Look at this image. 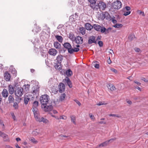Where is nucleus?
Returning a JSON list of instances; mask_svg holds the SVG:
<instances>
[{
  "label": "nucleus",
  "mask_w": 148,
  "mask_h": 148,
  "mask_svg": "<svg viewBox=\"0 0 148 148\" xmlns=\"http://www.w3.org/2000/svg\"><path fill=\"white\" fill-rule=\"evenodd\" d=\"M64 47L67 49L68 52L70 54H72L74 52H78L79 49L78 48H75L74 45H73L72 48L71 45L69 42H65L63 44Z\"/></svg>",
  "instance_id": "1"
},
{
  "label": "nucleus",
  "mask_w": 148,
  "mask_h": 148,
  "mask_svg": "<svg viewBox=\"0 0 148 148\" xmlns=\"http://www.w3.org/2000/svg\"><path fill=\"white\" fill-rule=\"evenodd\" d=\"M50 100L49 96L46 94L42 95L40 98V100L41 105L47 104Z\"/></svg>",
  "instance_id": "2"
},
{
  "label": "nucleus",
  "mask_w": 148,
  "mask_h": 148,
  "mask_svg": "<svg viewBox=\"0 0 148 148\" xmlns=\"http://www.w3.org/2000/svg\"><path fill=\"white\" fill-rule=\"evenodd\" d=\"M106 7V5L105 3L103 1H100L99 3H97L96 5H95L94 10H97L99 9L100 10H104Z\"/></svg>",
  "instance_id": "3"
},
{
  "label": "nucleus",
  "mask_w": 148,
  "mask_h": 148,
  "mask_svg": "<svg viewBox=\"0 0 148 148\" xmlns=\"http://www.w3.org/2000/svg\"><path fill=\"white\" fill-rule=\"evenodd\" d=\"M121 2L118 0L114 1L112 3V7L113 8L119 10L121 7Z\"/></svg>",
  "instance_id": "4"
},
{
  "label": "nucleus",
  "mask_w": 148,
  "mask_h": 148,
  "mask_svg": "<svg viewBox=\"0 0 148 148\" xmlns=\"http://www.w3.org/2000/svg\"><path fill=\"white\" fill-rule=\"evenodd\" d=\"M23 88L21 87H18L15 91V95L18 97H21L23 94Z\"/></svg>",
  "instance_id": "5"
},
{
  "label": "nucleus",
  "mask_w": 148,
  "mask_h": 148,
  "mask_svg": "<svg viewBox=\"0 0 148 148\" xmlns=\"http://www.w3.org/2000/svg\"><path fill=\"white\" fill-rule=\"evenodd\" d=\"M41 108L42 110L45 112L51 111L53 109V106L51 105H47V104L41 105Z\"/></svg>",
  "instance_id": "6"
},
{
  "label": "nucleus",
  "mask_w": 148,
  "mask_h": 148,
  "mask_svg": "<svg viewBox=\"0 0 148 148\" xmlns=\"http://www.w3.org/2000/svg\"><path fill=\"white\" fill-rule=\"evenodd\" d=\"M32 110L34 114V118L37 121L40 117V116L39 111L38 108H32Z\"/></svg>",
  "instance_id": "7"
},
{
  "label": "nucleus",
  "mask_w": 148,
  "mask_h": 148,
  "mask_svg": "<svg viewBox=\"0 0 148 148\" xmlns=\"http://www.w3.org/2000/svg\"><path fill=\"white\" fill-rule=\"evenodd\" d=\"M112 29V28L110 27L106 29L105 27L102 26V27L101 33H104L105 34H107L111 31Z\"/></svg>",
  "instance_id": "8"
},
{
  "label": "nucleus",
  "mask_w": 148,
  "mask_h": 148,
  "mask_svg": "<svg viewBox=\"0 0 148 148\" xmlns=\"http://www.w3.org/2000/svg\"><path fill=\"white\" fill-rule=\"evenodd\" d=\"M0 136L3 138L5 141H10L8 135L1 131H0Z\"/></svg>",
  "instance_id": "9"
},
{
  "label": "nucleus",
  "mask_w": 148,
  "mask_h": 148,
  "mask_svg": "<svg viewBox=\"0 0 148 148\" xmlns=\"http://www.w3.org/2000/svg\"><path fill=\"white\" fill-rule=\"evenodd\" d=\"M75 42L78 44H81L83 43V39L82 37L79 36H78L76 37V38L75 40Z\"/></svg>",
  "instance_id": "10"
},
{
  "label": "nucleus",
  "mask_w": 148,
  "mask_h": 148,
  "mask_svg": "<svg viewBox=\"0 0 148 148\" xmlns=\"http://www.w3.org/2000/svg\"><path fill=\"white\" fill-rule=\"evenodd\" d=\"M89 44H91L92 43H97L96 40V37L95 36H90L89 38L88 42Z\"/></svg>",
  "instance_id": "11"
},
{
  "label": "nucleus",
  "mask_w": 148,
  "mask_h": 148,
  "mask_svg": "<svg viewBox=\"0 0 148 148\" xmlns=\"http://www.w3.org/2000/svg\"><path fill=\"white\" fill-rule=\"evenodd\" d=\"M59 91L60 93L64 92L65 88V86L64 84L60 83L58 85Z\"/></svg>",
  "instance_id": "12"
},
{
  "label": "nucleus",
  "mask_w": 148,
  "mask_h": 148,
  "mask_svg": "<svg viewBox=\"0 0 148 148\" xmlns=\"http://www.w3.org/2000/svg\"><path fill=\"white\" fill-rule=\"evenodd\" d=\"M48 52L50 55L55 56L57 53L58 51L55 49L51 48L49 50Z\"/></svg>",
  "instance_id": "13"
},
{
  "label": "nucleus",
  "mask_w": 148,
  "mask_h": 148,
  "mask_svg": "<svg viewBox=\"0 0 148 148\" xmlns=\"http://www.w3.org/2000/svg\"><path fill=\"white\" fill-rule=\"evenodd\" d=\"M4 76L5 79L7 81H9L10 80L11 76L8 72H6L4 73Z\"/></svg>",
  "instance_id": "14"
},
{
  "label": "nucleus",
  "mask_w": 148,
  "mask_h": 148,
  "mask_svg": "<svg viewBox=\"0 0 148 148\" xmlns=\"http://www.w3.org/2000/svg\"><path fill=\"white\" fill-rule=\"evenodd\" d=\"M37 121L39 122H43L45 123H48L49 122V121L47 119L43 118V117L42 116H40Z\"/></svg>",
  "instance_id": "15"
},
{
  "label": "nucleus",
  "mask_w": 148,
  "mask_h": 148,
  "mask_svg": "<svg viewBox=\"0 0 148 148\" xmlns=\"http://www.w3.org/2000/svg\"><path fill=\"white\" fill-rule=\"evenodd\" d=\"M90 3V6L94 10L97 4L96 3L97 0H88Z\"/></svg>",
  "instance_id": "16"
},
{
  "label": "nucleus",
  "mask_w": 148,
  "mask_h": 148,
  "mask_svg": "<svg viewBox=\"0 0 148 148\" xmlns=\"http://www.w3.org/2000/svg\"><path fill=\"white\" fill-rule=\"evenodd\" d=\"M64 80V82L67 84L68 85L70 88H71L72 87V83L68 77H66Z\"/></svg>",
  "instance_id": "17"
},
{
  "label": "nucleus",
  "mask_w": 148,
  "mask_h": 148,
  "mask_svg": "<svg viewBox=\"0 0 148 148\" xmlns=\"http://www.w3.org/2000/svg\"><path fill=\"white\" fill-rule=\"evenodd\" d=\"M93 27L95 30L97 31H100L101 32L102 27L100 25L95 24L93 25Z\"/></svg>",
  "instance_id": "18"
},
{
  "label": "nucleus",
  "mask_w": 148,
  "mask_h": 148,
  "mask_svg": "<svg viewBox=\"0 0 148 148\" xmlns=\"http://www.w3.org/2000/svg\"><path fill=\"white\" fill-rule=\"evenodd\" d=\"M63 60V57L61 55H59L56 58V62L57 63H61Z\"/></svg>",
  "instance_id": "19"
},
{
  "label": "nucleus",
  "mask_w": 148,
  "mask_h": 148,
  "mask_svg": "<svg viewBox=\"0 0 148 148\" xmlns=\"http://www.w3.org/2000/svg\"><path fill=\"white\" fill-rule=\"evenodd\" d=\"M8 91L10 94L12 95L14 91V87L11 85H9L8 87Z\"/></svg>",
  "instance_id": "20"
},
{
  "label": "nucleus",
  "mask_w": 148,
  "mask_h": 148,
  "mask_svg": "<svg viewBox=\"0 0 148 148\" xmlns=\"http://www.w3.org/2000/svg\"><path fill=\"white\" fill-rule=\"evenodd\" d=\"M114 140V139H110V140H108V141H106L99 145H98V147H105L108 144V143L109 142H110L112 140Z\"/></svg>",
  "instance_id": "21"
},
{
  "label": "nucleus",
  "mask_w": 148,
  "mask_h": 148,
  "mask_svg": "<svg viewBox=\"0 0 148 148\" xmlns=\"http://www.w3.org/2000/svg\"><path fill=\"white\" fill-rule=\"evenodd\" d=\"M54 66L56 69L58 70H60L62 68L61 63H57L56 62V63H55Z\"/></svg>",
  "instance_id": "22"
},
{
  "label": "nucleus",
  "mask_w": 148,
  "mask_h": 148,
  "mask_svg": "<svg viewBox=\"0 0 148 148\" xmlns=\"http://www.w3.org/2000/svg\"><path fill=\"white\" fill-rule=\"evenodd\" d=\"M53 45L54 47L57 49H59L61 48V44L58 42H54Z\"/></svg>",
  "instance_id": "23"
},
{
  "label": "nucleus",
  "mask_w": 148,
  "mask_h": 148,
  "mask_svg": "<svg viewBox=\"0 0 148 148\" xmlns=\"http://www.w3.org/2000/svg\"><path fill=\"white\" fill-rule=\"evenodd\" d=\"M39 87L36 86V88L34 87L33 88V94H38L39 92Z\"/></svg>",
  "instance_id": "24"
},
{
  "label": "nucleus",
  "mask_w": 148,
  "mask_h": 148,
  "mask_svg": "<svg viewBox=\"0 0 148 148\" xmlns=\"http://www.w3.org/2000/svg\"><path fill=\"white\" fill-rule=\"evenodd\" d=\"M78 16L77 15V14L75 13L74 15H73L70 16L69 17V19L72 21H75V20H76Z\"/></svg>",
  "instance_id": "25"
},
{
  "label": "nucleus",
  "mask_w": 148,
  "mask_h": 148,
  "mask_svg": "<svg viewBox=\"0 0 148 148\" xmlns=\"http://www.w3.org/2000/svg\"><path fill=\"white\" fill-rule=\"evenodd\" d=\"M85 27L87 30H90L93 28V26L89 23H87L85 25Z\"/></svg>",
  "instance_id": "26"
},
{
  "label": "nucleus",
  "mask_w": 148,
  "mask_h": 148,
  "mask_svg": "<svg viewBox=\"0 0 148 148\" xmlns=\"http://www.w3.org/2000/svg\"><path fill=\"white\" fill-rule=\"evenodd\" d=\"M2 94L3 96L4 97H6L8 95V90L5 89L3 90Z\"/></svg>",
  "instance_id": "27"
},
{
  "label": "nucleus",
  "mask_w": 148,
  "mask_h": 148,
  "mask_svg": "<svg viewBox=\"0 0 148 148\" xmlns=\"http://www.w3.org/2000/svg\"><path fill=\"white\" fill-rule=\"evenodd\" d=\"M69 38L73 42L75 41L76 38L74 35L71 33L69 34Z\"/></svg>",
  "instance_id": "28"
},
{
  "label": "nucleus",
  "mask_w": 148,
  "mask_h": 148,
  "mask_svg": "<svg viewBox=\"0 0 148 148\" xmlns=\"http://www.w3.org/2000/svg\"><path fill=\"white\" fill-rule=\"evenodd\" d=\"M30 99V96L26 95L25 96L24 99V103L25 104H27Z\"/></svg>",
  "instance_id": "29"
},
{
  "label": "nucleus",
  "mask_w": 148,
  "mask_h": 148,
  "mask_svg": "<svg viewBox=\"0 0 148 148\" xmlns=\"http://www.w3.org/2000/svg\"><path fill=\"white\" fill-rule=\"evenodd\" d=\"M55 38L60 42L62 43L63 40V38L62 36H59L56 35L55 36Z\"/></svg>",
  "instance_id": "30"
},
{
  "label": "nucleus",
  "mask_w": 148,
  "mask_h": 148,
  "mask_svg": "<svg viewBox=\"0 0 148 148\" xmlns=\"http://www.w3.org/2000/svg\"><path fill=\"white\" fill-rule=\"evenodd\" d=\"M108 88L112 91L116 89V88L113 85L111 84H108L107 85Z\"/></svg>",
  "instance_id": "31"
},
{
  "label": "nucleus",
  "mask_w": 148,
  "mask_h": 148,
  "mask_svg": "<svg viewBox=\"0 0 148 148\" xmlns=\"http://www.w3.org/2000/svg\"><path fill=\"white\" fill-rule=\"evenodd\" d=\"M32 134L34 136H36L39 135L40 134L39 130L37 129L36 130L32 131Z\"/></svg>",
  "instance_id": "32"
},
{
  "label": "nucleus",
  "mask_w": 148,
  "mask_h": 148,
  "mask_svg": "<svg viewBox=\"0 0 148 148\" xmlns=\"http://www.w3.org/2000/svg\"><path fill=\"white\" fill-rule=\"evenodd\" d=\"M8 99L9 103H11L14 102V99L12 95H10L8 97Z\"/></svg>",
  "instance_id": "33"
},
{
  "label": "nucleus",
  "mask_w": 148,
  "mask_h": 148,
  "mask_svg": "<svg viewBox=\"0 0 148 148\" xmlns=\"http://www.w3.org/2000/svg\"><path fill=\"white\" fill-rule=\"evenodd\" d=\"M41 30V28L39 27H36L32 30V32H34V34L37 33L38 32Z\"/></svg>",
  "instance_id": "34"
},
{
  "label": "nucleus",
  "mask_w": 148,
  "mask_h": 148,
  "mask_svg": "<svg viewBox=\"0 0 148 148\" xmlns=\"http://www.w3.org/2000/svg\"><path fill=\"white\" fill-rule=\"evenodd\" d=\"M38 102L37 101H34L33 104L32 108H37L38 106Z\"/></svg>",
  "instance_id": "35"
},
{
  "label": "nucleus",
  "mask_w": 148,
  "mask_h": 148,
  "mask_svg": "<svg viewBox=\"0 0 148 148\" xmlns=\"http://www.w3.org/2000/svg\"><path fill=\"white\" fill-rule=\"evenodd\" d=\"M66 74L67 76H70L72 74V72L70 69H69L66 71Z\"/></svg>",
  "instance_id": "36"
},
{
  "label": "nucleus",
  "mask_w": 148,
  "mask_h": 148,
  "mask_svg": "<svg viewBox=\"0 0 148 148\" xmlns=\"http://www.w3.org/2000/svg\"><path fill=\"white\" fill-rule=\"evenodd\" d=\"M80 32L82 35H84L85 33V29L83 27H81L79 28Z\"/></svg>",
  "instance_id": "37"
},
{
  "label": "nucleus",
  "mask_w": 148,
  "mask_h": 148,
  "mask_svg": "<svg viewBox=\"0 0 148 148\" xmlns=\"http://www.w3.org/2000/svg\"><path fill=\"white\" fill-rule=\"evenodd\" d=\"M123 25L121 24H116L115 25L113 26V27L116 28H119L122 27H123Z\"/></svg>",
  "instance_id": "38"
},
{
  "label": "nucleus",
  "mask_w": 148,
  "mask_h": 148,
  "mask_svg": "<svg viewBox=\"0 0 148 148\" xmlns=\"http://www.w3.org/2000/svg\"><path fill=\"white\" fill-rule=\"evenodd\" d=\"M66 97V95L65 93H63L61 95L60 97V98L59 99V100L61 101H62L63 100L64 98H65Z\"/></svg>",
  "instance_id": "39"
},
{
  "label": "nucleus",
  "mask_w": 148,
  "mask_h": 148,
  "mask_svg": "<svg viewBox=\"0 0 148 148\" xmlns=\"http://www.w3.org/2000/svg\"><path fill=\"white\" fill-rule=\"evenodd\" d=\"M13 107L15 110H17L18 108V104L16 102L14 103Z\"/></svg>",
  "instance_id": "40"
},
{
  "label": "nucleus",
  "mask_w": 148,
  "mask_h": 148,
  "mask_svg": "<svg viewBox=\"0 0 148 148\" xmlns=\"http://www.w3.org/2000/svg\"><path fill=\"white\" fill-rule=\"evenodd\" d=\"M108 14L107 12H104L103 13V17H102L103 19H104L105 18L108 17Z\"/></svg>",
  "instance_id": "41"
},
{
  "label": "nucleus",
  "mask_w": 148,
  "mask_h": 148,
  "mask_svg": "<svg viewBox=\"0 0 148 148\" xmlns=\"http://www.w3.org/2000/svg\"><path fill=\"white\" fill-rule=\"evenodd\" d=\"M30 140L32 143L34 144H36L38 143V141L33 137Z\"/></svg>",
  "instance_id": "42"
},
{
  "label": "nucleus",
  "mask_w": 148,
  "mask_h": 148,
  "mask_svg": "<svg viewBox=\"0 0 148 148\" xmlns=\"http://www.w3.org/2000/svg\"><path fill=\"white\" fill-rule=\"evenodd\" d=\"M124 12V14H123V15L125 16H127L129 14H130L131 13V12L130 11H126L125 10H123Z\"/></svg>",
  "instance_id": "43"
},
{
  "label": "nucleus",
  "mask_w": 148,
  "mask_h": 148,
  "mask_svg": "<svg viewBox=\"0 0 148 148\" xmlns=\"http://www.w3.org/2000/svg\"><path fill=\"white\" fill-rule=\"evenodd\" d=\"M134 38H135V36L133 34H130L128 37L129 39L132 40H133Z\"/></svg>",
  "instance_id": "44"
},
{
  "label": "nucleus",
  "mask_w": 148,
  "mask_h": 148,
  "mask_svg": "<svg viewBox=\"0 0 148 148\" xmlns=\"http://www.w3.org/2000/svg\"><path fill=\"white\" fill-rule=\"evenodd\" d=\"M71 121L75 124V118L74 116H72L71 117Z\"/></svg>",
  "instance_id": "45"
},
{
  "label": "nucleus",
  "mask_w": 148,
  "mask_h": 148,
  "mask_svg": "<svg viewBox=\"0 0 148 148\" xmlns=\"http://www.w3.org/2000/svg\"><path fill=\"white\" fill-rule=\"evenodd\" d=\"M107 103H105L104 101L100 102L97 103V105L98 106H101L103 105L107 104Z\"/></svg>",
  "instance_id": "46"
},
{
  "label": "nucleus",
  "mask_w": 148,
  "mask_h": 148,
  "mask_svg": "<svg viewBox=\"0 0 148 148\" xmlns=\"http://www.w3.org/2000/svg\"><path fill=\"white\" fill-rule=\"evenodd\" d=\"M89 115L90 119L93 121H95V118L93 115L92 114H89Z\"/></svg>",
  "instance_id": "47"
},
{
  "label": "nucleus",
  "mask_w": 148,
  "mask_h": 148,
  "mask_svg": "<svg viewBox=\"0 0 148 148\" xmlns=\"http://www.w3.org/2000/svg\"><path fill=\"white\" fill-rule=\"evenodd\" d=\"M10 114L13 120L14 121H16V118L14 113L12 112Z\"/></svg>",
  "instance_id": "48"
},
{
  "label": "nucleus",
  "mask_w": 148,
  "mask_h": 148,
  "mask_svg": "<svg viewBox=\"0 0 148 148\" xmlns=\"http://www.w3.org/2000/svg\"><path fill=\"white\" fill-rule=\"evenodd\" d=\"M110 116H112L113 117H116L118 118H120L121 117L120 115H116L115 114H110L109 115Z\"/></svg>",
  "instance_id": "49"
},
{
  "label": "nucleus",
  "mask_w": 148,
  "mask_h": 148,
  "mask_svg": "<svg viewBox=\"0 0 148 148\" xmlns=\"http://www.w3.org/2000/svg\"><path fill=\"white\" fill-rule=\"evenodd\" d=\"M131 10L129 6H126L125 8L123 9V10L127 11H130Z\"/></svg>",
  "instance_id": "50"
},
{
  "label": "nucleus",
  "mask_w": 148,
  "mask_h": 148,
  "mask_svg": "<svg viewBox=\"0 0 148 148\" xmlns=\"http://www.w3.org/2000/svg\"><path fill=\"white\" fill-rule=\"evenodd\" d=\"M59 119H63L64 120H66L67 119L66 116H64L62 115L60 116V118H59Z\"/></svg>",
  "instance_id": "51"
},
{
  "label": "nucleus",
  "mask_w": 148,
  "mask_h": 148,
  "mask_svg": "<svg viewBox=\"0 0 148 148\" xmlns=\"http://www.w3.org/2000/svg\"><path fill=\"white\" fill-rule=\"evenodd\" d=\"M137 12L138 13H139V14H142L143 16H144L145 14L144 12H142V11L140 10H138Z\"/></svg>",
  "instance_id": "52"
},
{
  "label": "nucleus",
  "mask_w": 148,
  "mask_h": 148,
  "mask_svg": "<svg viewBox=\"0 0 148 148\" xmlns=\"http://www.w3.org/2000/svg\"><path fill=\"white\" fill-rule=\"evenodd\" d=\"M12 73H13L14 74V76H16V71L15 70V69H13L12 71Z\"/></svg>",
  "instance_id": "53"
},
{
  "label": "nucleus",
  "mask_w": 148,
  "mask_h": 148,
  "mask_svg": "<svg viewBox=\"0 0 148 148\" xmlns=\"http://www.w3.org/2000/svg\"><path fill=\"white\" fill-rule=\"evenodd\" d=\"M98 44L100 47H102L103 45V42L101 41H98Z\"/></svg>",
  "instance_id": "54"
},
{
  "label": "nucleus",
  "mask_w": 148,
  "mask_h": 148,
  "mask_svg": "<svg viewBox=\"0 0 148 148\" xmlns=\"http://www.w3.org/2000/svg\"><path fill=\"white\" fill-rule=\"evenodd\" d=\"M141 80L144 81L145 82H148V80L146 79L144 77L141 78Z\"/></svg>",
  "instance_id": "55"
},
{
  "label": "nucleus",
  "mask_w": 148,
  "mask_h": 148,
  "mask_svg": "<svg viewBox=\"0 0 148 148\" xmlns=\"http://www.w3.org/2000/svg\"><path fill=\"white\" fill-rule=\"evenodd\" d=\"M74 101L79 106H80L81 105V103L78 100H75Z\"/></svg>",
  "instance_id": "56"
},
{
  "label": "nucleus",
  "mask_w": 148,
  "mask_h": 148,
  "mask_svg": "<svg viewBox=\"0 0 148 148\" xmlns=\"http://www.w3.org/2000/svg\"><path fill=\"white\" fill-rule=\"evenodd\" d=\"M134 83L138 85L139 86L140 85L141 83L136 81H134Z\"/></svg>",
  "instance_id": "57"
},
{
  "label": "nucleus",
  "mask_w": 148,
  "mask_h": 148,
  "mask_svg": "<svg viewBox=\"0 0 148 148\" xmlns=\"http://www.w3.org/2000/svg\"><path fill=\"white\" fill-rule=\"evenodd\" d=\"M134 50L135 51L137 52H139L140 51V49L138 48H135L134 49Z\"/></svg>",
  "instance_id": "58"
},
{
  "label": "nucleus",
  "mask_w": 148,
  "mask_h": 148,
  "mask_svg": "<svg viewBox=\"0 0 148 148\" xmlns=\"http://www.w3.org/2000/svg\"><path fill=\"white\" fill-rule=\"evenodd\" d=\"M94 67L98 69L99 67V64H95Z\"/></svg>",
  "instance_id": "59"
},
{
  "label": "nucleus",
  "mask_w": 148,
  "mask_h": 148,
  "mask_svg": "<svg viewBox=\"0 0 148 148\" xmlns=\"http://www.w3.org/2000/svg\"><path fill=\"white\" fill-rule=\"evenodd\" d=\"M98 123H99L101 124H105L106 123V122H105V121H101L99 122Z\"/></svg>",
  "instance_id": "60"
},
{
  "label": "nucleus",
  "mask_w": 148,
  "mask_h": 148,
  "mask_svg": "<svg viewBox=\"0 0 148 148\" xmlns=\"http://www.w3.org/2000/svg\"><path fill=\"white\" fill-rule=\"evenodd\" d=\"M111 70L113 72L115 73H117V71L114 69H111Z\"/></svg>",
  "instance_id": "61"
},
{
  "label": "nucleus",
  "mask_w": 148,
  "mask_h": 148,
  "mask_svg": "<svg viewBox=\"0 0 148 148\" xmlns=\"http://www.w3.org/2000/svg\"><path fill=\"white\" fill-rule=\"evenodd\" d=\"M127 102L128 104H131L132 103V101L130 100H127Z\"/></svg>",
  "instance_id": "62"
},
{
  "label": "nucleus",
  "mask_w": 148,
  "mask_h": 148,
  "mask_svg": "<svg viewBox=\"0 0 148 148\" xmlns=\"http://www.w3.org/2000/svg\"><path fill=\"white\" fill-rule=\"evenodd\" d=\"M112 21L113 23H116L117 22V21L116 20L114 19H112Z\"/></svg>",
  "instance_id": "63"
},
{
  "label": "nucleus",
  "mask_w": 148,
  "mask_h": 148,
  "mask_svg": "<svg viewBox=\"0 0 148 148\" xmlns=\"http://www.w3.org/2000/svg\"><path fill=\"white\" fill-rule=\"evenodd\" d=\"M5 148H13L10 145H6L5 147Z\"/></svg>",
  "instance_id": "64"
}]
</instances>
